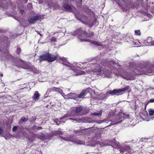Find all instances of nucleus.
I'll return each instance as SVG.
<instances>
[{
  "label": "nucleus",
  "mask_w": 154,
  "mask_h": 154,
  "mask_svg": "<svg viewBox=\"0 0 154 154\" xmlns=\"http://www.w3.org/2000/svg\"><path fill=\"white\" fill-rule=\"evenodd\" d=\"M16 52L18 54H19L21 52V49L19 47H17Z\"/></svg>",
  "instance_id": "nucleus-23"
},
{
  "label": "nucleus",
  "mask_w": 154,
  "mask_h": 154,
  "mask_svg": "<svg viewBox=\"0 0 154 154\" xmlns=\"http://www.w3.org/2000/svg\"><path fill=\"white\" fill-rule=\"evenodd\" d=\"M82 109V108L81 107H78L75 108L73 110L75 112H76L78 113L81 112Z\"/></svg>",
  "instance_id": "nucleus-16"
},
{
  "label": "nucleus",
  "mask_w": 154,
  "mask_h": 154,
  "mask_svg": "<svg viewBox=\"0 0 154 154\" xmlns=\"http://www.w3.org/2000/svg\"><path fill=\"white\" fill-rule=\"evenodd\" d=\"M129 88V86H127L123 88L120 89H114L112 91H109V93L112 95H118L119 93L128 90Z\"/></svg>",
  "instance_id": "nucleus-4"
},
{
  "label": "nucleus",
  "mask_w": 154,
  "mask_h": 154,
  "mask_svg": "<svg viewBox=\"0 0 154 154\" xmlns=\"http://www.w3.org/2000/svg\"><path fill=\"white\" fill-rule=\"evenodd\" d=\"M91 90V89L90 88H88L85 89L79 94L78 97L80 98L82 97L83 96H85L86 94L88 92H89Z\"/></svg>",
  "instance_id": "nucleus-12"
},
{
  "label": "nucleus",
  "mask_w": 154,
  "mask_h": 154,
  "mask_svg": "<svg viewBox=\"0 0 154 154\" xmlns=\"http://www.w3.org/2000/svg\"><path fill=\"white\" fill-rule=\"evenodd\" d=\"M56 88L55 87L48 88V89L46 94H48L54 91H56Z\"/></svg>",
  "instance_id": "nucleus-15"
},
{
  "label": "nucleus",
  "mask_w": 154,
  "mask_h": 154,
  "mask_svg": "<svg viewBox=\"0 0 154 154\" xmlns=\"http://www.w3.org/2000/svg\"><path fill=\"white\" fill-rule=\"evenodd\" d=\"M72 1H74V0H72Z\"/></svg>",
  "instance_id": "nucleus-46"
},
{
  "label": "nucleus",
  "mask_w": 154,
  "mask_h": 154,
  "mask_svg": "<svg viewBox=\"0 0 154 154\" xmlns=\"http://www.w3.org/2000/svg\"><path fill=\"white\" fill-rule=\"evenodd\" d=\"M21 120L22 121H25V122L27 120V119L25 117L22 118L21 119Z\"/></svg>",
  "instance_id": "nucleus-30"
},
{
  "label": "nucleus",
  "mask_w": 154,
  "mask_h": 154,
  "mask_svg": "<svg viewBox=\"0 0 154 154\" xmlns=\"http://www.w3.org/2000/svg\"><path fill=\"white\" fill-rule=\"evenodd\" d=\"M40 96V94H39L38 92L36 91L32 96V98L35 101H36L39 100Z\"/></svg>",
  "instance_id": "nucleus-10"
},
{
  "label": "nucleus",
  "mask_w": 154,
  "mask_h": 154,
  "mask_svg": "<svg viewBox=\"0 0 154 154\" xmlns=\"http://www.w3.org/2000/svg\"><path fill=\"white\" fill-rule=\"evenodd\" d=\"M50 104L51 105V106H53L54 104H52V102H51L50 103Z\"/></svg>",
  "instance_id": "nucleus-42"
},
{
  "label": "nucleus",
  "mask_w": 154,
  "mask_h": 154,
  "mask_svg": "<svg viewBox=\"0 0 154 154\" xmlns=\"http://www.w3.org/2000/svg\"><path fill=\"white\" fill-rule=\"evenodd\" d=\"M37 129L38 130H40V129H42V127H38L37 128Z\"/></svg>",
  "instance_id": "nucleus-38"
},
{
  "label": "nucleus",
  "mask_w": 154,
  "mask_h": 154,
  "mask_svg": "<svg viewBox=\"0 0 154 154\" xmlns=\"http://www.w3.org/2000/svg\"><path fill=\"white\" fill-rule=\"evenodd\" d=\"M29 5L30 6H32V4L31 3H30L29 4Z\"/></svg>",
  "instance_id": "nucleus-43"
},
{
  "label": "nucleus",
  "mask_w": 154,
  "mask_h": 154,
  "mask_svg": "<svg viewBox=\"0 0 154 154\" xmlns=\"http://www.w3.org/2000/svg\"><path fill=\"white\" fill-rule=\"evenodd\" d=\"M102 110H100V111L95 112V113H93L91 114L92 116H97L99 117H100L102 115Z\"/></svg>",
  "instance_id": "nucleus-14"
},
{
  "label": "nucleus",
  "mask_w": 154,
  "mask_h": 154,
  "mask_svg": "<svg viewBox=\"0 0 154 154\" xmlns=\"http://www.w3.org/2000/svg\"><path fill=\"white\" fill-rule=\"evenodd\" d=\"M150 46H154V41H152L151 44H149Z\"/></svg>",
  "instance_id": "nucleus-35"
},
{
  "label": "nucleus",
  "mask_w": 154,
  "mask_h": 154,
  "mask_svg": "<svg viewBox=\"0 0 154 154\" xmlns=\"http://www.w3.org/2000/svg\"><path fill=\"white\" fill-rule=\"evenodd\" d=\"M62 59L63 61V64L68 67H70L72 70L75 71L76 73L75 75H73L78 76L80 75H82L85 74V72L84 71L81 70H78V69H76V67L73 66V64L67 62V60L64 58H62Z\"/></svg>",
  "instance_id": "nucleus-3"
},
{
  "label": "nucleus",
  "mask_w": 154,
  "mask_h": 154,
  "mask_svg": "<svg viewBox=\"0 0 154 154\" xmlns=\"http://www.w3.org/2000/svg\"><path fill=\"white\" fill-rule=\"evenodd\" d=\"M152 38L151 37H148L147 39V42L149 44H151L152 42Z\"/></svg>",
  "instance_id": "nucleus-20"
},
{
  "label": "nucleus",
  "mask_w": 154,
  "mask_h": 154,
  "mask_svg": "<svg viewBox=\"0 0 154 154\" xmlns=\"http://www.w3.org/2000/svg\"><path fill=\"white\" fill-rule=\"evenodd\" d=\"M70 119L72 120L73 121H78L79 120V119H78L77 118H71Z\"/></svg>",
  "instance_id": "nucleus-29"
},
{
  "label": "nucleus",
  "mask_w": 154,
  "mask_h": 154,
  "mask_svg": "<svg viewBox=\"0 0 154 154\" xmlns=\"http://www.w3.org/2000/svg\"><path fill=\"white\" fill-rule=\"evenodd\" d=\"M24 11L23 10H21L20 11V12L22 13H23Z\"/></svg>",
  "instance_id": "nucleus-39"
},
{
  "label": "nucleus",
  "mask_w": 154,
  "mask_h": 154,
  "mask_svg": "<svg viewBox=\"0 0 154 154\" xmlns=\"http://www.w3.org/2000/svg\"><path fill=\"white\" fill-rule=\"evenodd\" d=\"M41 18V17L39 16H36L29 19L28 20V21L29 23L31 24L35 23L36 21L39 20Z\"/></svg>",
  "instance_id": "nucleus-5"
},
{
  "label": "nucleus",
  "mask_w": 154,
  "mask_h": 154,
  "mask_svg": "<svg viewBox=\"0 0 154 154\" xmlns=\"http://www.w3.org/2000/svg\"><path fill=\"white\" fill-rule=\"evenodd\" d=\"M17 126H14L13 128L12 131L13 132L15 131L17 129Z\"/></svg>",
  "instance_id": "nucleus-28"
},
{
  "label": "nucleus",
  "mask_w": 154,
  "mask_h": 154,
  "mask_svg": "<svg viewBox=\"0 0 154 154\" xmlns=\"http://www.w3.org/2000/svg\"><path fill=\"white\" fill-rule=\"evenodd\" d=\"M30 63H26L24 61L22 62L21 67L23 69H30L32 67L30 65Z\"/></svg>",
  "instance_id": "nucleus-7"
},
{
  "label": "nucleus",
  "mask_w": 154,
  "mask_h": 154,
  "mask_svg": "<svg viewBox=\"0 0 154 154\" xmlns=\"http://www.w3.org/2000/svg\"><path fill=\"white\" fill-rule=\"evenodd\" d=\"M148 112L150 116H152L154 115V110L153 109H149Z\"/></svg>",
  "instance_id": "nucleus-19"
},
{
  "label": "nucleus",
  "mask_w": 154,
  "mask_h": 154,
  "mask_svg": "<svg viewBox=\"0 0 154 154\" xmlns=\"http://www.w3.org/2000/svg\"><path fill=\"white\" fill-rule=\"evenodd\" d=\"M36 32L38 34H39L40 36L42 35L41 34V32H40L37 31Z\"/></svg>",
  "instance_id": "nucleus-37"
},
{
  "label": "nucleus",
  "mask_w": 154,
  "mask_h": 154,
  "mask_svg": "<svg viewBox=\"0 0 154 154\" xmlns=\"http://www.w3.org/2000/svg\"><path fill=\"white\" fill-rule=\"evenodd\" d=\"M76 143L78 144H83L82 142H81V141L79 140H77L76 141Z\"/></svg>",
  "instance_id": "nucleus-32"
},
{
  "label": "nucleus",
  "mask_w": 154,
  "mask_h": 154,
  "mask_svg": "<svg viewBox=\"0 0 154 154\" xmlns=\"http://www.w3.org/2000/svg\"><path fill=\"white\" fill-rule=\"evenodd\" d=\"M123 77L124 78H125V79H127L128 80H130L132 79V78L131 77H128V76H125H125H123Z\"/></svg>",
  "instance_id": "nucleus-26"
},
{
  "label": "nucleus",
  "mask_w": 154,
  "mask_h": 154,
  "mask_svg": "<svg viewBox=\"0 0 154 154\" xmlns=\"http://www.w3.org/2000/svg\"><path fill=\"white\" fill-rule=\"evenodd\" d=\"M51 40L52 42L53 41H55V42H57V38L54 37H52L51 39Z\"/></svg>",
  "instance_id": "nucleus-24"
},
{
  "label": "nucleus",
  "mask_w": 154,
  "mask_h": 154,
  "mask_svg": "<svg viewBox=\"0 0 154 154\" xmlns=\"http://www.w3.org/2000/svg\"><path fill=\"white\" fill-rule=\"evenodd\" d=\"M75 94L73 93H70L66 95L67 97V99H72L73 97H75Z\"/></svg>",
  "instance_id": "nucleus-17"
},
{
  "label": "nucleus",
  "mask_w": 154,
  "mask_h": 154,
  "mask_svg": "<svg viewBox=\"0 0 154 154\" xmlns=\"http://www.w3.org/2000/svg\"><path fill=\"white\" fill-rule=\"evenodd\" d=\"M57 134H62V132L60 131H58L57 132Z\"/></svg>",
  "instance_id": "nucleus-33"
},
{
  "label": "nucleus",
  "mask_w": 154,
  "mask_h": 154,
  "mask_svg": "<svg viewBox=\"0 0 154 154\" xmlns=\"http://www.w3.org/2000/svg\"><path fill=\"white\" fill-rule=\"evenodd\" d=\"M62 96L64 97V99H67V97L66 95L64 93H63V92L61 93Z\"/></svg>",
  "instance_id": "nucleus-27"
},
{
  "label": "nucleus",
  "mask_w": 154,
  "mask_h": 154,
  "mask_svg": "<svg viewBox=\"0 0 154 154\" xmlns=\"http://www.w3.org/2000/svg\"><path fill=\"white\" fill-rule=\"evenodd\" d=\"M141 71L142 73L145 74L154 72V71L152 69L151 67L148 68H145L144 69L142 70Z\"/></svg>",
  "instance_id": "nucleus-8"
},
{
  "label": "nucleus",
  "mask_w": 154,
  "mask_h": 154,
  "mask_svg": "<svg viewBox=\"0 0 154 154\" xmlns=\"http://www.w3.org/2000/svg\"><path fill=\"white\" fill-rule=\"evenodd\" d=\"M63 7L66 10L68 11H71L72 10V8L70 5L68 4L64 3L63 5Z\"/></svg>",
  "instance_id": "nucleus-13"
},
{
  "label": "nucleus",
  "mask_w": 154,
  "mask_h": 154,
  "mask_svg": "<svg viewBox=\"0 0 154 154\" xmlns=\"http://www.w3.org/2000/svg\"><path fill=\"white\" fill-rule=\"evenodd\" d=\"M149 102L152 103L154 102V99H151L149 100Z\"/></svg>",
  "instance_id": "nucleus-36"
},
{
  "label": "nucleus",
  "mask_w": 154,
  "mask_h": 154,
  "mask_svg": "<svg viewBox=\"0 0 154 154\" xmlns=\"http://www.w3.org/2000/svg\"><path fill=\"white\" fill-rule=\"evenodd\" d=\"M38 3H39V4H41L40 3H39V2H38Z\"/></svg>",
  "instance_id": "nucleus-47"
},
{
  "label": "nucleus",
  "mask_w": 154,
  "mask_h": 154,
  "mask_svg": "<svg viewBox=\"0 0 154 154\" xmlns=\"http://www.w3.org/2000/svg\"><path fill=\"white\" fill-rule=\"evenodd\" d=\"M48 62H53L56 59V57L54 55L48 53Z\"/></svg>",
  "instance_id": "nucleus-11"
},
{
  "label": "nucleus",
  "mask_w": 154,
  "mask_h": 154,
  "mask_svg": "<svg viewBox=\"0 0 154 154\" xmlns=\"http://www.w3.org/2000/svg\"><path fill=\"white\" fill-rule=\"evenodd\" d=\"M3 76V74H0V76L1 77H2Z\"/></svg>",
  "instance_id": "nucleus-41"
},
{
  "label": "nucleus",
  "mask_w": 154,
  "mask_h": 154,
  "mask_svg": "<svg viewBox=\"0 0 154 154\" xmlns=\"http://www.w3.org/2000/svg\"><path fill=\"white\" fill-rule=\"evenodd\" d=\"M96 71L98 73L97 74V75H102V74L104 73L105 76L108 78H110L111 77L110 76V72L109 71L108 72V74L106 72H104L103 70H101L100 69H98L97 71L96 70Z\"/></svg>",
  "instance_id": "nucleus-6"
},
{
  "label": "nucleus",
  "mask_w": 154,
  "mask_h": 154,
  "mask_svg": "<svg viewBox=\"0 0 154 154\" xmlns=\"http://www.w3.org/2000/svg\"><path fill=\"white\" fill-rule=\"evenodd\" d=\"M59 137L61 138L62 139L66 141H71V140H70L68 138L62 137H61L60 136H59Z\"/></svg>",
  "instance_id": "nucleus-25"
},
{
  "label": "nucleus",
  "mask_w": 154,
  "mask_h": 154,
  "mask_svg": "<svg viewBox=\"0 0 154 154\" xmlns=\"http://www.w3.org/2000/svg\"><path fill=\"white\" fill-rule=\"evenodd\" d=\"M63 119V118H61L60 119V121H57V122L56 121V123L57 124V125H59L60 124V122H62V121H61V120Z\"/></svg>",
  "instance_id": "nucleus-31"
},
{
  "label": "nucleus",
  "mask_w": 154,
  "mask_h": 154,
  "mask_svg": "<svg viewBox=\"0 0 154 154\" xmlns=\"http://www.w3.org/2000/svg\"><path fill=\"white\" fill-rule=\"evenodd\" d=\"M48 53L47 52L44 53L42 54L40 57L39 59L40 60H46L48 61Z\"/></svg>",
  "instance_id": "nucleus-9"
},
{
  "label": "nucleus",
  "mask_w": 154,
  "mask_h": 154,
  "mask_svg": "<svg viewBox=\"0 0 154 154\" xmlns=\"http://www.w3.org/2000/svg\"><path fill=\"white\" fill-rule=\"evenodd\" d=\"M56 91L60 93H62L63 92V90L62 89L57 88H56Z\"/></svg>",
  "instance_id": "nucleus-22"
},
{
  "label": "nucleus",
  "mask_w": 154,
  "mask_h": 154,
  "mask_svg": "<svg viewBox=\"0 0 154 154\" xmlns=\"http://www.w3.org/2000/svg\"><path fill=\"white\" fill-rule=\"evenodd\" d=\"M109 121L111 122L112 121L111 120H109ZM109 121V120L108 119H106L103 120H100L98 121H97L96 122L97 123L99 124L100 123H102L103 122H106V123H108Z\"/></svg>",
  "instance_id": "nucleus-18"
},
{
  "label": "nucleus",
  "mask_w": 154,
  "mask_h": 154,
  "mask_svg": "<svg viewBox=\"0 0 154 154\" xmlns=\"http://www.w3.org/2000/svg\"><path fill=\"white\" fill-rule=\"evenodd\" d=\"M154 119V117H152V118H150V119L152 120Z\"/></svg>",
  "instance_id": "nucleus-40"
},
{
  "label": "nucleus",
  "mask_w": 154,
  "mask_h": 154,
  "mask_svg": "<svg viewBox=\"0 0 154 154\" xmlns=\"http://www.w3.org/2000/svg\"><path fill=\"white\" fill-rule=\"evenodd\" d=\"M72 34L73 35H77L78 38L81 42H89L93 44L98 46L100 45V43L88 38V37L91 38L94 36L93 32H92L89 33H87L86 32L82 31L81 29H80L75 31Z\"/></svg>",
  "instance_id": "nucleus-1"
},
{
  "label": "nucleus",
  "mask_w": 154,
  "mask_h": 154,
  "mask_svg": "<svg viewBox=\"0 0 154 154\" xmlns=\"http://www.w3.org/2000/svg\"><path fill=\"white\" fill-rule=\"evenodd\" d=\"M146 1H148V0H146Z\"/></svg>",
  "instance_id": "nucleus-45"
},
{
  "label": "nucleus",
  "mask_w": 154,
  "mask_h": 154,
  "mask_svg": "<svg viewBox=\"0 0 154 154\" xmlns=\"http://www.w3.org/2000/svg\"><path fill=\"white\" fill-rule=\"evenodd\" d=\"M3 133V131L2 129L0 127V134H2Z\"/></svg>",
  "instance_id": "nucleus-34"
},
{
  "label": "nucleus",
  "mask_w": 154,
  "mask_h": 154,
  "mask_svg": "<svg viewBox=\"0 0 154 154\" xmlns=\"http://www.w3.org/2000/svg\"><path fill=\"white\" fill-rule=\"evenodd\" d=\"M116 143L115 144L112 145V146L116 149H117L122 154L125 153L126 154H131L133 152V150L129 146H125L123 144L122 146H119L118 143Z\"/></svg>",
  "instance_id": "nucleus-2"
},
{
  "label": "nucleus",
  "mask_w": 154,
  "mask_h": 154,
  "mask_svg": "<svg viewBox=\"0 0 154 154\" xmlns=\"http://www.w3.org/2000/svg\"><path fill=\"white\" fill-rule=\"evenodd\" d=\"M149 17H150L151 16V15L150 14H149Z\"/></svg>",
  "instance_id": "nucleus-44"
},
{
  "label": "nucleus",
  "mask_w": 154,
  "mask_h": 154,
  "mask_svg": "<svg viewBox=\"0 0 154 154\" xmlns=\"http://www.w3.org/2000/svg\"><path fill=\"white\" fill-rule=\"evenodd\" d=\"M134 32L136 35H140L141 34V33L140 30H135Z\"/></svg>",
  "instance_id": "nucleus-21"
}]
</instances>
